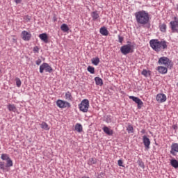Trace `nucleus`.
I'll return each instance as SVG.
<instances>
[{
	"instance_id": "obj_18",
	"label": "nucleus",
	"mask_w": 178,
	"mask_h": 178,
	"mask_svg": "<svg viewBox=\"0 0 178 178\" xmlns=\"http://www.w3.org/2000/svg\"><path fill=\"white\" fill-rule=\"evenodd\" d=\"M99 33L102 35H108V34H109L108 29H106L105 26L100 28Z\"/></svg>"
},
{
	"instance_id": "obj_11",
	"label": "nucleus",
	"mask_w": 178,
	"mask_h": 178,
	"mask_svg": "<svg viewBox=\"0 0 178 178\" xmlns=\"http://www.w3.org/2000/svg\"><path fill=\"white\" fill-rule=\"evenodd\" d=\"M143 142L145 149L148 151V149L150 148L149 145H151V140H149V138L145 135L143 136Z\"/></svg>"
},
{
	"instance_id": "obj_24",
	"label": "nucleus",
	"mask_w": 178,
	"mask_h": 178,
	"mask_svg": "<svg viewBox=\"0 0 178 178\" xmlns=\"http://www.w3.org/2000/svg\"><path fill=\"white\" fill-rule=\"evenodd\" d=\"M60 29L63 33H67V31H69V26L66 24H63Z\"/></svg>"
},
{
	"instance_id": "obj_34",
	"label": "nucleus",
	"mask_w": 178,
	"mask_h": 178,
	"mask_svg": "<svg viewBox=\"0 0 178 178\" xmlns=\"http://www.w3.org/2000/svg\"><path fill=\"white\" fill-rule=\"evenodd\" d=\"M1 159H2V161H8V159H10V157H9L8 154H2L1 156Z\"/></svg>"
},
{
	"instance_id": "obj_8",
	"label": "nucleus",
	"mask_w": 178,
	"mask_h": 178,
	"mask_svg": "<svg viewBox=\"0 0 178 178\" xmlns=\"http://www.w3.org/2000/svg\"><path fill=\"white\" fill-rule=\"evenodd\" d=\"M56 105L58 108H70L72 106L70 103L60 99L57 100Z\"/></svg>"
},
{
	"instance_id": "obj_17",
	"label": "nucleus",
	"mask_w": 178,
	"mask_h": 178,
	"mask_svg": "<svg viewBox=\"0 0 178 178\" xmlns=\"http://www.w3.org/2000/svg\"><path fill=\"white\" fill-rule=\"evenodd\" d=\"M91 17L92 18V20L94 21L97 20V19H99V14L98 13V11L97 10L93 11L91 13Z\"/></svg>"
},
{
	"instance_id": "obj_30",
	"label": "nucleus",
	"mask_w": 178,
	"mask_h": 178,
	"mask_svg": "<svg viewBox=\"0 0 178 178\" xmlns=\"http://www.w3.org/2000/svg\"><path fill=\"white\" fill-rule=\"evenodd\" d=\"M40 127L42 129H44V130H49V127H48V124L45 122H42L40 124Z\"/></svg>"
},
{
	"instance_id": "obj_45",
	"label": "nucleus",
	"mask_w": 178,
	"mask_h": 178,
	"mask_svg": "<svg viewBox=\"0 0 178 178\" xmlns=\"http://www.w3.org/2000/svg\"><path fill=\"white\" fill-rule=\"evenodd\" d=\"M140 133H142V134H145V129H143Z\"/></svg>"
},
{
	"instance_id": "obj_22",
	"label": "nucleus",
	"mask_w": 178,
	"mask_h": 178,
	"mask_svg": "<svg viewBox=\"0 0 178 178\" xmlns=\"http://www.w3.org/2000/svg\"><path fill=\"white\" fill-rule=\"evenodd\" d=\"M65 99H67V101H73V96H72V93L70 92V91H67L66 93H65Z\"/></svg>"
},
{
	"instance_id": "obj_6",
	"label": "nucleus",
	"mask_w": 178,
	"mask_h": 178,
	"mask_svg": "<svg viewBox=\"0 0 178 178\" xmlns=\"http://www.w3.org/2000/svg\"><path fill=\"white\" fill-rule=\"evenodd\" d=\"M44 71H45L46 73H52L54 69H52L49 64L44 63L40 66V73H44Z\"/></svg>"
},
{
	"instance_id": "obj_3",
	"label": "nucleus",
	"mask_w": 178,
	"mask_h": 178,
	"mask_svg": "<svg viewBox=\"0 0 178 178\" xmlns=\"http://www.w3.org/2000/svg\"><path fill=\"white\" fill-rule=\"evenodd\" d=\"M158 63L159 65H163L164 66H166L168 69H173V61H172V60H170L169 58L166 56L159 58Z\"/></svg>"
},
{
	"instance_id": "obj_10",
	"label": "nucleus",
	"mask_w": 178,
	"mask_h": 178,
	"mask_svg": "<svg viewBox=\"0 0 178 178\" xmlns=\"http://www.w3.org/2000/svg\"><path fill=\"white\" fill-rule=\"evenodd\" d=\"M166 99H167L166 95L163 93H159L156 96V100L159 104H163V102H166Z\"/></svg>"
},
{
	"instance_id": "obj_5",
	"label": "nucleus",
	"mask_w": 178,
	"mask_h": 178,
	"mask_svg": "<svg viewBox=\"0 0 178 178\" xmlns=\"http://www.w3.org/2000/svg\"><path fill=\"white\" fill-rule=\"evenodd\" d=\"M120 51L122 55H128V54L133 52L131 49V42L128 41L127 44L121 47Z\"/></svg>"
},
{
	"instance_id": "obj_23",
	"label": "nucleus",
	"mask_w": 178,
	"mask_h": 178,
	"mask_svg": "<svg viewBox=\"0 0 178 178\" xmlns=\"http://www.w3.org/2000/svg\"><path fill=\"white\" fill-rule=\"evenodd\" d=\"M170 165L172 166V168H175V169H177L178 168V161L176 159H172L170 161Z\"/></svg>"
},
{
	"instance_id": "obj_26",
	"label": "nucleus",
	"mask_w": 178,
	"mask_h": 178,
	"mask_svg": "<svg viewBox=\"0 0 178 178\" xmlns=\"http://www.w3.org/2000/svg\"><path fill=\"white\" fill-rule=\"evenodd\" d=\"M92 63L95 65V66H98V65L99 64V58L98 57L93 58L92 59Z\"/></svg>"
},
{
	"instance_id": "obj_27",
	"label": "nucleus",
	"mask_w": 178,
	"mask_h": 178,
	"mask_svg": "<svg viewBox=\"0 0 178 178\" xmlns=\"http://www.w3.org/2000/svg\"><path fill=\"white\" fill-rule=\"evenodd\" d=\"M11 166H13V161L10 158L9 159L6 160V168H11Z\"/></svg>"
},
{
	"instance_id": "obj_36",
	"label": "nucleus",
	"mask_w": 178,
	"mask_h": 178,
	"mask_svg": "<svg viewBox=\"0 0 178 178\" xmlns=\"http://www.w3.org/2000/svg\"><path fill=\"white\" fill-rule=\"evenodd\" d=\"M15 81H16L17 87H20L22 86V81L20 80L19 78H16Z\"/></svg>"
},
{
	"instance_id": "obj_39",
	"label": "nucleus",
	"mask_w": 178,
	"mask_h": 178,
	"mask_svg": "<svg viewBox=\"0 0 178 178\" xmlns=\"http://www.w3.org/2000/svg\"><path fill=\"white\" fill-rule=\"evenodd\" d=\"M33 52H36V54H38V52H40V48H38V46H35V47H33Z\"/></svg>"
},
{
	"instance_id": "obj_21",
	"label": "nucleus",
	"mask_w": 178,
	"mask_h": 178,
	"mask_svg": "<svg viewBox=\"0 0 178 178\" xmlns=\"http://www.w3.org/2000/svg\"><path fill=\"white\" fill-rule=\"evenodd\" d=\"M75 130L78 131V133H81V131H83V125L80 123H76L75 124Z\"/></svg>"
},
{
	"instance_id": "obj_9",
	"label": "nucleus",
	"mask_w": 178,
	"mask_h": 178,
	"mask_svg": "<svg viewBox=\"0 0 178 178\" xmlns=\"http://www.w3.org/2000/svg\"><path fill=\"white\" fill-rule=\"evenodd\" d=\"M170 26L172 30V33H178V19L171 21L170 22Z\"/></svg>"
},
{
	"instance_id": "obj_49",
	"label": "nucleus",
	"mask_w": 178,
	"mask_h": 178,
	"mask_svg": "<svg viewBox=\"0 0 178 178\" xmlns=\"http://www.w3.org/2000/svg\"><path fill=\"white\" fill-rule=\"evenodd\" d=\"M175 20H176V17H175Z\"/></svg>"
},
{
	"instance_id": "obj_25",
	"label": "nucleus",
	"mask_w": 178,
	"mask_h": 178,
	"mask_svg": "<svg viewBox=\"0 0 178 178\" xmlns=\"http://www.w3.org/2000/svg\"><path fill=\"white\" fill-rule=\"evenodd\" d=\"M8 111H10V112H15L16 111H17V108H16V106H15V104H9L8 106Z\"/></svg>"
},
{
	"instance_id": "obj_40",
	"label": "nucleus",
	"mask_w": 178,
	"mask_h": 178,
	"mask_svg": "<svg viewBox=\"0 0 178 178\" xmlns=\"http://www.w3.org/2000/svg\"><path fill=\"white\" fill-rule=\"evenodd\" d=\"M123 40H124L123 37L118 35V41H119V42H120V44H122V42H123Z\"/></svg>"
},
{
	"instance_id": "obj_31",
	"label": "nucleus",
	"mask_w": 178,
	"mask_h": 178,
	"mask_svg": "<svg viewBox=\"0 0 178 178\" xmlns=\"http://www.w3.org/2000/svg\"><path fill=\"white\" fill-rule=\"evenodd\" d=\"M137 163L140 168H142V169H145V165L144 164V162L141 159H138L137 161Z\"/></svg>"
},
{
	"instance_id": "obj_38",
	"label": "nucleus",
	"mask_w": 178,
	"mask_h": 178,
	"mask_svg": "<svg viewBox=\"0 0 178 178\" xmlns=\"http://www.w3.org/2000/svg\"><path fill=\"white\" fill-rule=\"evenodd\" d=\"M118 165L122 166V168H124V165H123V161H122L121 159L118 161Z\"/></svg>"
},
{
	"instance_id": "obj_48",
	"label": "nucleus",
	"mask_w": 178,
	"mask_h": 178,
	"mask_svg": "<svg viewBox=\"0 0 178 178\" xmlns=\"http://www.w3.org/2000/svg\"><path fill=\"white\" fill-rule=\"evenodd\" d=\"M177 86H178V83H177Z\"/></svg>"
},
{
	"instance_id": "obj_29",
	"label": "nucleus",
	"mask_w": 178,
	"mask_h": 178,
	"mask_svg": "<svg viewBox=\"0 0 178 178\" xmlns=\"http://www.w3.org/2000/svg\"><path fill=\"white\" fill-rule=\"evenodd\" d=\"M88 72H89V73H90L91 74H94V73H95V68H94V67L92 66H88L87 68Z\"/></svg>"
},
{
	"instance_id": "obj_32",
	"label": "nucleus",
	"mask_w": 178,
	"mask_h": 178,
	"mask_svg": "<svg viewBox=\"0 0 178 178\" xmlns=\"http://www.w3.org/2000/svg\"><path fill=\"white\" fill-rule=\"evenodd\" d=\"M159 29L162 33H166V25L165 24H161Z\"/></svg>"
},
{
	"instance_id": "obj_13",
	"label": "nucleus",
	"mask_w": 178,
	"mask_h": 178,
	"mask_svg": "<svg viewBox=\"0 0 178 178\" xmlns=\"http://www.w3.org/2000/svg\"><path fill=\"white\" fill-rule=\"evenodd\" d=\"M176 152H178V143H172L171 145L170 154L175 156Z\"/></svg>"
},
{
	"instance_id": "obj_42",
	"label": "nucleus",
	"mask_w": 178,
	"mask_h": 178,
	"mask_svg": "<svg viewBox=\"0 0 178 178\" xmlns=\"http://www.w3.org/2000/svg\"><path fill=\"white\" fill-rule=\"evenodd\" d=\"M104 176H105V174H104V172H101V173L98 175V178L104 177Z\"/></svg>"
},
{
	"instance_id": "obj_14",
	"label": "nucleus",
	"mask_w": 178,
	"mask_h": 178,
	"mask_svg": "<svg viewBox=\"0 0 178 178\" xmlns=\"http://www.w3.org/2000/svg\"><path fill=\"white\" fill-rule=\"evenodd\" d=\"M156 70H157L160 74H166V73H168V67L159 66Z\"/></svg>"
},
{
	"instance_id": "obj_33",
	"label": "nucleus",
	"mask_w": 178,
	"mask_h": 178,
	"mask_svg": "<svg viewBox=\"0 0 178 178\" xmlns=\"http://www.w3.org/2000/svg\"><path fill=\"white\" fill-rule=\"evenodd\" d=\"M151 72H149V71H147V70H143V71H142V74H143V76H145V77H148V74H149V76H150L151 75Z\"/></svg>"
},
{
	"instance_id": "obj_19",
	"label": "nucleus",
	"mask_w": 178,
	"mask_h": 178,
	"mask_svg": "<svg viewBox=\"0 0 178 178\" xmlns=\"http://www.w3.org/2000/svg\"><path fill=\"white\" fill-rule=\"evenodd\" d=\"M97 161L96 158H90L88 160V165H90V166H92V165H96L97 163Z\"/></svg>"
},
{
	"instance_id": "obj_41",
	"label": "nucleus",
	"mask_w": 178,
	"mask_h": 178,
	"mask_svg": "<svg viewBox=\"0 0 178 178\" xmlns=\"http://www.w3.org/2000/svg\"><path fill=\"white\" fill-rule=\"evenodd\" d=\"M42 62V60H41V59H38L37 60H36V62H35V63H36V65H38V66H40V65H41V63Z\"/></svg>"
},
{
	"instance_id": "obj_2",
	"label": "nucleus",
	"mask_w": 178,
	"mask_h": 178,
	"mask_svg": "<svg viewBox=\"0 0 178 178\" xmlns=\"http://www.w3.org/2000/svg\"><path fill=\"white\" fill-rule=\"evenodd\" d=\"M150 47L156 51V52H159L162 49H166L168 48V44L166 41H159L158 40H151L149 42Z\"/></svg>"
},
{
	"instance_id": "obj_7",
	"label": "nucleus",
	"mask_w": 178,
	"mask_h": 178,
	"mask_svg": "<svg viewBox=\"0 0 178 178\" xmlns=\"http://www.w3.org/2000/svg\"><path fill=\"white\" fill-rule=\"evenodd\" d=\"M129 99H132L134 102H136V104H137L138 109H141V108H143V106H144V103L143 102V101H141V99L137 97L129 96Z\"/></svg>"
},
{
	"instance_id": "obj_44",
	"label": "nucleus",
	"mask_w": 178,
	"mask_h": 178,
	"mask_svg": "<svg viewBox=\"0 0 178 178\" xmlns=\"http://www.w3.org/2000/svg\"><path fill=\"white\" fill-rule=\"evenodd\" d=\"M172 129H173L174 130H177V129H178L177 124H174V125H172Z\"/></svg>"
},
{
	"instance_id": "obj_16",
	"label": "nucleus",
	"mask_w": 178,
	"mask_h": 178,
	"mask_svg": "<svg viewBox=\"0 0 178 178\" xmlns=\"http://www.w3.org/2000/svg\"><path fill=\"white\" fill-rule=\"evenodd\" d=\"M103 131L107 134L108 136H113V130L110 129L108 127H104L103 128Z\"/></svg>"
},
{
	"instance_id": "obj_1",
	"label": "nucleus",
	"mask_w": 178,
	"mask_h": 178,
	"mask_svg": "<svg viewBox=\"0 0 178 178\" xmlns=\"http://www.w3.org/2000/svg\"><path fill=\"white\" fill-rule=\"evenodd\" d=\"M136 22L140 26H145L149 23V14L145 10L135 13Z\"/></svg>"
},
{
	"instance_id": "obj_12",
	"label": "nucleus",
	"mask_w": 178,
	"mask_h": 178,
	"mask_svg": "<svg viewBox=\"0 0 178 178\" xmlns=\"http://www.w3.org/2000/svg\"><path fill=\"white\" fill-rule=\"evenodd\" d=\"M22 38L24 40V41H30L31 39V35L29 32L23 31L22 32Z\"/></svg>"
},
{
	"instance_id": "obj_20",
	"label": "nucleus",
	"mask_w": 178,
	"mask_h": 178,
	"mask_svg": "<svg viewBox=\"0 0 178 178\" xmlns=\"http://www.w3.org/2000/svg\"><path fill=\"white\" fill-rule=\"evenodd\" d=\"M95 83H96V86H100V87H101L102 86H103V84H104V82H103V81H102V79H101V78H99V77H98V76H97V77L95 78Z\"/></svg>"
},
{
	"instance_id": "obj_37",
	"label": "nucleus",
	"mask_w": 178,
	"mask_h": 178,
	"mask_svg": "<svg viewBox=\"0 0 178 178\" xmlns=\"http://www.w3.org/2000/svg\"><path fill=\"white\" fill-rule=\"evenodd\" d=\"M106 123H112V117L111 115H107L106 118Z\"/></svg>"
},
{
	"instance_id": "obj_4",
	"label": "nucleus",
	"mask_w": 178,
	"mask_h": 178,
	"mask_svg": "<svg viewBox=\"0 0 178 178\" xmlns=\"http://www.w3.org/2000/svg\"><path fill=\"white\" fill-rule=\"evenodd\" d=\"M88 108H90V102L87 99L82 100L81 104H79V111L83 113L88 112Z\"/></svg>"
},
{
	"instance_id": "obj_47",
	"label": "nucleus",
	"mask_w": 178,
	"mask_h": 178,
	"mask_svg": "<svg viewBox=\"0 0 178 178\" xmlns=\"http://www.w3.org/2000/svg\"><path fill=\"white\" fill-rule=\"evenodd\" d=\"M28 20H29V21H30V18H29V19H28Z\"/></svg>"
},
{
	"instance_id": "obj_35",
	"label": "nucleus",
	"mask_w": 178,
	"mask_h": 178,
	"mask_svg": "<svg viewBox=\"0 0 178 178\" xmlns=\"http://www.w3.org/2000/svg\"><path fill=\"white\" fill-rule=\"evenodd\" d=\"M0 169H1V170H5V169H6V165L5 164V162L0 161Z\"/></svg>"
},
{
	"instance_id": "obj_43",
	"label": "nucleus",
	"mask_w": 178,
	"mask_h": 178,
	"mask_svg": "<svg viewBox=\"0 0 178 178\" xmlns=\"http://www.w3.org/2000/svg\"><path fill=\"white\" fill-rule=\"evenodd\" d=\"M14 1H15V3H17V4L22 3V0H14Z\"/></svg>"
},
{
	"instance_id": "obj_28",
	"label": "nucleus",
	"mask_w": 178,
	"mask_h": 178,
	"mask_svg": "<svg viewBox=\"0 0 178 178\" xmlns=\"http://www.w3.org/2000/svg\"><path fill=\"white\" fill-rule=\"evenodd\" d=\"M127 131H128L129 134L134 133V128L133 127V126H131V124H129L127 127Z\"/></svg>"
},
{
	"instance_id": "obj_15",
	"label": "nucleus",
	"mask_w": 178,
	"mask_h": 178,
	"mask_svg": "<svg viewBox=\"0 0 178 178\" xmlns=\"http://www.w3.org/2000/svg\"><path fill=\"white\" fill-rule=\"evenodd\" d=\"M39 38H40V40L43 41V42H44L45 44H48V35H47L46 33L40 34Z\"/></svg>"
},
{
	"instance_id": "obj_46",
	"label": "nucleus",
	"mask_w": 178,
	"mask_h": 178,
	"mask_svg": "<svg viewBox=\"0 0 178 178\" xmlns=\"http://www.w3.org/2000/svg\"><path fill=\"white\" fill-rule=\"evenodd\" d=\"M13 42H17V40L14 38V39H13Z\"/></svg>"
}]
</instances>
